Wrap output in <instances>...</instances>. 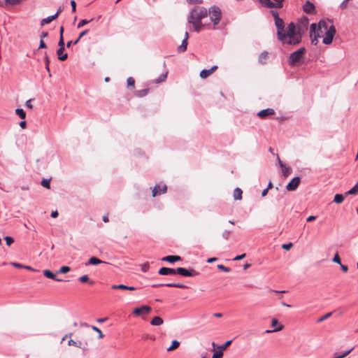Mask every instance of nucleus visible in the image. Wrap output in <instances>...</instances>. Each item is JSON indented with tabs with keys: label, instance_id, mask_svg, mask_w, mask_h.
Returning <instances> with one entry per match:
<instances>
[{
	"label": "nucleus",
	"instance_id": "nucleus-1",
	"mask_svg": "<svg viewBox=\"0 0 358 358\" xmlns=\"http://www.w3.org/2000/svg\"><path fill=\"white\" fill-rule=\"evenodd\" d=\"M275 19V24L277 28V36L278 39L283 43L296 45L301 41V34L299 28L291 22L287 28L285 27L283 20L279 17L278 13L273 12Z\"/></svg>",
	"mask_w": 358,
	"mask_h": 358
},
{
	"label": "nucleus",
	"instance_id": "nucleus-2",
	"mask_svg": "<svg viewBox=\"0 0 358 358\" xmlns=\"http://www.w3.org/2000/svg\"><path fill=\"white\" fill-rule=\"evenodd\" d=\"M336 28L333 25L332 22L329 20H320L317 24L313 23L310 26V36L311 42L314 45H317L318 38L324 35L323 38V43L325 45H330L336 34Z\"/></svg>",
	"mask_w": 358,
	"mask_h": 358
},
{
	"label": "nucleus",
	"instance_id": "nucleus-3",
	"mask_svg": "<svg viewBox=\"0 0 358 358\" xmlns=\"http://www.w3.org/2000/svg\"><path fill=\"white\" fill-rule=\"evenodd\" d=\"M207 15L208 11L205 8L196 7L190 12L188 20L201 22V20Z\"/></svg>",
	"mask_w": 358,
	"mask_h": 358
},
{
	"label": "nucleus",
	"instance_id": "nucleus-4",
	"mask_svg": "<svg viewBox=\"0 0 358 358\" xmlns=\"http://www.w3.org/2000/svg\"><path fill=\"white\" fill-rule=\"evenodd\" d=\"M209 15L214 25L213 29H215V26H216L220 22L221 19V10L217 6H212L209 9Z\"/></svg>",
	"mask_w": 358,
	"mask_h": 358
},
{
	"label": "nucleus",
	"instance_id": "nucleus-5",
	"mask_svg": "<svg viewBox=\"0 0 358 358\" xmlns=\"http://www.w3.org/2000/svg\"><path fill=\"white\" fill-rule=\"evenodd\" d=\"M305 53V48H301L296 51L292 52L289 56V64L292 66H294L299 62L303 54Z\"/></svg>",
	"mask_w": 358,
	"mask_h": 358
},
{
	"label": "nucleus",
	"instance_id": "nucleus-6",
	"mask_svg": "<svg viewBox=\"0 0 358 358\" xmlns=\"http://www.w3.org/2000/svg\"><path fill=\"white\" fill-rule=\"evenodd\" d=\"M176 274L184 277H195L199 275V273L193 268L187 269L183 267H178L176 270Z\"/></svg>",
	"mask_w": 358,
	"mask_h": 358
},
{
	"label": "nucleus",
	"instance_id": "nucleus-7",
	"mask_svg": "<svg viewBox=\"0 0 358 358\" xmlns=\"http://www.w3.org/2000/svg\"><path fill=\"white\" fill-rule=\"evenodd\" d=\"M167 189V186L164 184H157L152 189V196H156L162 193H165Z\"/></svg>",
	"mask_w": 358,
	"mask_h": 358
},
{
	"label": "nucleus",
	"instance_id": "nucleus-8",
	"mask_svg": "<svg viewBox=\"0 0 358 358\" xmlns=\"http://www.w3.org/2000/svg\"><path fill=\"white\" fill-rule=\"evenodd\" d=\"M278 163L281 168V171L282 173V176L285 178L289 176L291 173V168L289 166H286L283 162L280 159L279 157H278Z\"/></svg>",
	"mask_w": 358,
	"mask_h": 358
},
{
	"label": "nucleus",
	"instance_id": "nucleus-9",
	"mask_svg": "<svg viewBox=\"0 0 358 358\" xmlns=\"http://www.w3.org/2000/svg\"><path fill=\"white\" fill-rule=\"evenodd\" d=\"M151 310V308L149 306L143 305L141 307L136 308L133 310V313L136 315H140L143 313H148Z\"/></svg>",
	"mask_w": 358,
	"mask_h": 358
},
{
	"label": "nucleus",
	"instance_id": "nucleus-10",
	"mask_svg": "<svg viewBox=\"0 0 358 358\" xmlns=\"http://www.w3.org/2000/svg\"><path fill=\"white\" fill-rule=\"evenodd\" d=\"M162 286H166V287H177V288H187V287L183 284H180V283H173V282H170V283H166V284H154L152 285V287H162Z\"/></svg>",
	"mask_w": 358,
	"mask_h": 358
},
{
	"label": "nucleus",
	"instance_id": "nucleus-11",
	"mask_svg": "<svg viewBox=\"0 0 358 358\" xmlns=\"http://www.w3.org/2000/svg\"><path fill=\"white\" fill-rule=\"evenodd\" d=\"M176 269H175V268L162 267L159 270L158 273L161 275H176Z\"/></svg>",
	"mask_w": 358,
	"mask_h": 358
},
{
	"label": "nucleus",
	"instance_id": "nucleus-12",
	"mask_svg": "<svg viewBox=\"0 0 358 358\" xmlns=\"http://www.w3.org/2000/svg\"><path fill=\"white\" fill-rule=\"evenodd\" d=\"M217 69V66H213L210 69H203L200 72V77L205 79L210 76Z\"/></svg>",
	"mask_w": 358,
	"mask_h": 358
},
{
	"label": "nucleus",
	"instance_id": "nucleus-13",
	"mask_svg": "<svg viewBox=\"0 0 358 358\" xmlns=\"http://www.w3.org/2000/svg\"><path fill=\"white\" fill-rule=\"evenodd\" d=\"M315 7L313 3L310 1H306L303 6V10L305 13L308 14H311L314 13Z\"/></svg>",
	"mask_w": 358,
	"mask_h": 358
},
{
	"label": "nucleus",
	"instance_id": "nucleus-14",
	"mask_svg": "<svg viewBox=\"0 0 358 358\" xmlns=\"http://www.w3.org/2000/svg\"><path fill=\"white\" fill-rule=\"evenodd\" d=\"M43 275L48 278H50V279H52V280H54L55 281H57V282H62L63 280L62 279H60V278H57L56 275L55 273H53L50 270H44L43 271Z\"/></svg>",
	"mask_w": 358,
	"mask_h": 358
},
{
	"label": "nucleus",
	"instance_id": "nucleus-15",
	"mask_svg": "<svg viewBox=\"0 0 358 358\" xmlns=\"http://www.w3.org/2000/svg\"><path fill=\"white\" fill-rule=\"evenodd\" d=\"M301 180H290L287 185L286 189L288 191H294L299 185Z\"/></svg>",
	"mask_w": 358,
	"mask_h": 358
},
{
	"label": "nucleus",
	"instance_id": "nucleus-16",
	"mask_svg": "<svg viewBox=\"0 0 358 358\" xmlns=\"http://www.w3.org/2000/svg\"><path fill=\"white\" fill-rule=\"evenodd\" d=\"M273 114H274V110L271 108H267V109L260 110L257 113V115L261 118H264V117H266L268 115H271Z\"/></svg>",
	"mask_w": 358,
	"mask_h": 358
},
{
	"label": "nucleus",
	"instance_id": "nucleus-17",
	"mask_svg": "<svg viewBox=\"0 0 358 358\" xmlns=\"http://www.w3.org/2000/svg\"><path fill=\"white\" fill-rule=\"evenodd\" d=\"M162 261L168 262L169 263H174L177 261L181 260V257L178 255H169L163 257L162 259Z\"/></svg>",
	"mask_w": 358,
	"mask_h": 358
},
{
	"label": "nucleus",
	"instance_id": "nucleus-18",
	"mask_svg": "<svg viewBox=\"0 0 358 358\" xmlns=\"http://www.w3.org/2000/svg\"><path fill=\"white\" fill-rule=\"evenodd\" d=\"M99 264H106V262L98 259L96 257H92L90 258L89 261L85 263V266L88 265H98Z\"/></svg>",
	"mask_w": 358,
	"mask_h": 358
},
{
	"label": "nucleus",
	"instance_id": "nucleus-19",
	"mask_svg": "<svg viewBox=\"0 0 358 358\" xmlns=\"http://www.w3.org/2000/svg\"><path fill=\"white\" fill-rule=\"evenodd\" d=\"M112 289H126V290H130L133 291L135 290L136 288L133 286H127L123 284L120 285H113L112 286Z\"/></svg>",
	"mask_w": 358,
	"mask_h": 358
},
{
	"label": "nucleus",
	"instance_id": "nucleus-20",
	"mask_svg": "<svg viewBox=\"0 0 358 358\" xmlns=\"http://www.w3.org/2000/svg\"><path fill=\"white\" fill-rule=\"evenodd\" d=\"M87 31H88V30H84V31H83L79 34V36L78 37V38H76V41H74L73 42V41H69V42H67V43H66V47H67V48H70V47H71V45L72 44H73V45L77 44V43L79 42V41L80 40V38H81L82 37H83L85 35H86V34H87Z\"/></svg>",
	"mask_w": 358,
	"mask_h": 358
},
{
	"label": "nucleus",
	"instance_id": "nucleus-21",
	"mask_svg": "<svg viewBox=\"0 0 358 358\" xmlns=\"http://www.w3.org/2000/svg\"><path fill=\"white\" fill-rule=\"evenodd\" d=\"M268 57V53L266 51L262 52L258 57V61L260 64H264L266 63Z\"/></svg>",
	"mask_w": 358,
	"mask_h": 358
},
{
	"label": "nucleus",
	"instance_id": "nucleus-22",
	"mask_svg": "<svg viewBox=\"0 0 358 358\" xmlns=\"http://www.w3.org/2000/svg\"><path fill=\"white\" fill-rule=\"evenodd\" d=\"M164 322L162 318L159 316L154 317L150 321V324L152 326H159Z\"/></svg>",
	"mask_w": 358,
	"mask_h": 358
},
{
	"label": "nucleus",
	"instance_id": "nucleus-23",
	"mask_svg": "<svg viewBox=\"0 0 358 358\" xmlns=\"http://www.w3.org/2000/svg\"><path fill=\"white\" fill-rule=\"evenodd\" d=\"M243 192L241 188L236 187L234 190V199L235 200H241L242 199Z\"/></svg>",
	"mask_w": 358,
	"mask_h": 358
},
{
	"label": "nucleus",
	"instance_id": "nucleus-24",
	"mask_svg": "<svg viewBox=\"0 0 358 358\" xmlns=\"http://www.w3.org/2000/svg\"><path fill=\"white\" fill-rule=\"evenodd\" d=\"M57 18V15H53L51 16H48L44 19H43L41 22V25L43 26L44 24H48L55 20Z\"/></svg>",
	"mask_w": 358,
	"mask_h": 358
},
{
	"label": "nucleus",
	"instance_id": "nucleus-25",
	"mask_svg": "<svg viewBox=\"0 0 358 358\" xmlns=\"http://www.w3.org/2000/svg\"><path fill=\"white\" fill-rule=\"evenodd\" d=\"M283 1L284 0H273V1H271V3L270 5V8H282Z\"/></svg>",
	"mask_w": 358,
	"mask_h": 358
},
{
	"label": "nucleus",
	"instance_id": "nucleus-26",
	"mask_svg": "<svg viewBox=\"0 0 358 358\" xmlns=\"http://www.w3.org/2000/svg\"><path fill=\"white\" fill-rule=\"evenodd\" d=\"M180 342L177 340H173L171 342V345L167 348L168 352H171L172 350H174L177 349L180 346Z\"/></svg>",
	"mask_w": 358,
	"mask_h": 358
},
{
	"label": "nucleus",
	"instance_id": "nucleus-27",
	"mask_svg": "<svg viewBox=\"0 0 358 358\" xmlns=\"http://www.w3.org/2000/svg\"><path fill=\"white\" fill-rule=\"evenodd\" d=\"M188 22L193 24L194 30L197 32L201 30V29L203 26V24L201 23V22H198V21L188 20Z\"/></svg>",
	"mask_w": 358,
	"mask_h": 358
},
{
	"label": "nucleus",
	"instance_id": "nucleus-28",
	"mask_svg": "<svg viewBox=\"0 0 358 358\" xmlns=\"http://www.w3.org/2000/svg\"><path fill=\"white\" fill-rule=\"evenodd\" d=\"M57 54L58 55V59L60 61H64L68 57V55L67 54H66V53L64 54V51H60V48L57 50Z\"/></svg>",
	"mask_w": 358,
	"mask_h": 358
},
{
	"label": "nucleus",
	"instance_id": "nucleus-29",
	"mask_svg": "<svg viewBox=\"0 0 358 358\" xmlns=\"http://www.w3.org/2000/svg\"><path fill=\"white\" fill-rule=\"evenodd\" d=\"M344 200V195L341 194H336L334 196V202L336 203H341Z\"/></svg>",
	"mask_w": 358,
	"mask_h": 358
},
{
	"label": "nucleus",
	"instance_id": "nucleus-30",
	"mask_svg": "<svg viewBox=\"0 0 358 358\" xmlns=\"http://www.w3.org/2000/svg\"><path fill=\"white\" fill-rule=\"evenodd\" d=\"M78 280L81 282H88L89 284L91 285L94 284V281H92V280L90 281L89 280V277H88L87 275H84L80 277Z\"/></svg>",
	"mask_w": 358,
	"mask_h": 358
},
{
	"label": "nucleus",
	"instance_id": "nucleus-31",
	"mask_svg": "<svg viewBox=\"0 0 358 358\" xmlns=\"http://www.w3.org/2000/svg\"><path fill=\"white\" fill-rule=\"evenodd\" d=\"M15 113L22 120L26 118V113L22 108H17L15 110Z\"/></svg>",
	"mask_w": 358,
	"mask_h": 358
},
{
	"label": "nucleus",
	"instance_id": "nucleus-32",
	"mask_svg": "<svg viewBox=\"0 0 358 358\" xmlns=\"http://www.w3.org/2000/svg\"><path fill=\"white\" fill-rule=\"evenodd\" d=\"M187 40L183 39L182 44L178 47L179 52H184L187 50Z\"/></svg>",
	"mask_w": 358,
	"mask_h": 358
},
{
	"label": "nucleus",
	"instance_id": "nucleus-33",
	"mask_svg": "<svg viewBox=\"0 0 358 358\" xmlns=\"http://www.w3.org/2000/svg\"><path fill=\"white\" fill-rule=\"evenodd\" d=\"M231 342H232V341L229 340V341H226L224 344L219 345L217 347V348L220 349L219 351L222 352L223 350H224L227 347H229L231 345Z\"/></svg>",
	"mask_w": 358,
	"mask_h": 358
},
{
	"label": "nucleus",
	"instance_id": "nucleus-34",
	"mask_svg": "<svg viewBox=\"0 0 358 358\" xmlns=\"http://www.w3.org/2000/svg\"><path fill=\"white\" fill-rule=\"evenodd\" d=\"M71 270L69 266H62L59 270L57 271V273H66Z\"/></svg>",
	"mask_w": 358,
	"mask_h": 358
},
{
	"label": "nucleus",
	"instance_id": "nucleus-35",
	"mask_svg": "<svg viewBox=\"0 0 358 358\" xmlns=\"http://www.w3.org/2000/svg\"><path fill=\"white\" fill-rule=\"evenodd\" d=\"M331 315H332V313H331V312L327 313V314H325V315H322V317H320V318H318L317 322H322L324 321L325 320L329 318Z\"/></svg>",
	"mask_w": 358,
	"mask_h": 358
},
{
	"label": "nucleus",
	"instance_id": "nucleus-36",
	"mask_svg": "<svg viewBox=\"0 0 358 358\" xmlns=\"http://www.w3.org/2000/svg\"><path fill=\"white\" fill-rule=\"evenodd\" d=\"M91 328L92 330L95 331L96 334H99V338H102L103 337V334L102 331L100 330V329H99L96 326H91Z\"/></svg>",
	"mask_w": 358,
	"mask_h": 358
},
{
	"label": "nucleus",
	"instance_id": "nucleus-37",
	"mask_svg": "<svg viewBox=\"0 0 358 358\" xmlns=\"http://www.w3.org/2000/svg\"><path fill=\"white\" fill-rule=\"evenodd\" d=\"M283 328H284V326L280 324L277 328H275V329H274L273 330L267 329V330H266L265 332L266 334H271V333H273V332H277V331H281L282 329H283Z\"/></svg>",
	"mask_w": 358,
	"mask_h": 358
},
{
	"label": "nucleus",
	"instance_id": "nucleus-38",
	"mask_svg": "<svg viewBox=\"0 0 358 358\" xmlns=\"http://www.w3.org/2000/svg\"><path fill=\"white\" fill-rule=\"evenodd\" d=\"M58 45L60 48V51H64V37H63V36H60L59 41V43H58Z\"/></svg>",
	"mask_w": 358,
	"mask_h": 358
},
{
	"label": "nucleus",
	"instance_id": "nucleus-39",
	"mask_svg": "<svg viewBox=\"0 0 358 358\" xmlns=\"http://www.w3.org/2000/svg\"><path fill=\"white\" fill-rule=\"evenodd\" d=\"M166 76H167V73H165L162 74V75L158 78V79H157V80H155V83H162V82H164V81L166 80Z\"/></svg>",
	"mask_w": 358,
	"mask_h": 358
},
{
	"label": "nucleus",
	"instance_id": "nucleus-40",
	"mask_svg": "<svg viewBox=\"0 0 358 358\" xmlns=\"http://www.w3.org/2000/svg\"><path fill=\"white\" fill-rule=\"evenodd\" d=\"M68 344L69 345H73L78 348H81V342L77 343L72 339L69 341Z\"/></svg>",
	"mask_w": 358,
	"mask_h": 358
},
{
	"label": "nucleus",
	"instance_id": "nucleus-41",
	"mask_svg": "<svg viewBox=\"0 0 358 358\" xmlns=\"http://www.w3.org/2000/svg\"><path fill=\"white\" fill-rule=\"evenodd\" d=\"M92 20H82L79 22L78 24V28L83 27L85 24H88L90 22H91Z\"/></svg>",
	"mask_w": 358,
	"mask_h": 358
},
{
	"label": "nucleus",
	"instance_id": "nucleus-42",
	"mask_svg": "<svg viewBox=\"0 0 358 358\" xmlns=\"http://www.w3.org/2000/svg\"><path fill=\"white\" fill-rule=\"evenodd\" d=\"M259 2L265 7L270 8L271 3V0H259Z\"/></svg>",
	"mask_w": 358,
	"mask_h": 358
},
{
	"label": "nucleus",
	"instance_id": "nucleus-43",
	"mask_svg": "<svg viewBox=\"0 0 358 358\" xmlns=\"http://www.w3.org/2000/svg\"><path fill=\"white\" fill-rule=\"evenodd\" d=\"M51 180H41V184L43 187L49 189L50 187Z\"/></svg>",
	"mask_w": 358,
	"mask_h": 358
},
{
	"label": "nucleus",
	"instance_id": "nucleus-44",
	"mask_svg": "<svg viewBox=\"0 0 358 358\" xmlns=\"http://www.w3.org/2000/svg\"><path fill=\"white\" fill-rule=\"evenodd\" d=\"M217 267L218 269L223 271L224 272H229L231 271L230 268L226 267L222 264H218Z\"/></svg>",
	"mask_w": 358,
	"mask_h": 358
},
{
	"label": "nucleus",
	"instance_id": "nucleus-45",
	"mask_svg": "<svg viewBox=\"0 0 358 358\" xmlns=\"http://www.w3.org/2000/svg\"><path fill=\"white\" fill-rule=\"evenodd\" d=\"M4 240L6 241V245L8 246H10L14 241L13 238L10 236H6Z\"/></svg>",
	"mask_w": 358,
	"mask_h": 358
},
{
	"label": "nucleus",
	"instance_id": "nucleus-46",
	"mask_svg": "<svg viewBox=\"0 0 358 358\" xmlns=\"http://www.w3.org/2000/svg\"><path fill=\"white\" fill-rule=\"evenodd\" d=\"M231 231H228V230H224L223 232H222V237L225 239V240H228L229 238V236L231 234Z\"/></svg>",
	"mask_w": 358,
	"mask_h": 358
},
{
	"label": "nucleus",
	"instance_id": "nucleus-47",
	"mask_svg": "<svg viewBox=\"0 0 358 358\" xmlns=\"http://www.w3.org/2000/svg\"><path fill=\"white\" fill-rule=\"evenodd\" d=\"M332 261H333L334 262L336 263V264H341V260L340 256L338 255V253H336V254L334 255V258H333Z\"/></svg>",
	"mask_w": 358,
	"mask_h": 358
},
{
	"label": "nucleus",
	"instance_id": "nucleus-48",
	"mask_svg": "<svg viewBox=\"0 0 358 358\" xmlns=\"http://www.w3.org/2000/svg\"><path fill=\"white\" fill-rule=\"evenodd\" d=\"M292 246H293V244L292 243H289L283 244L282 245V248L285 250H289L292 248Z\"/></svg>",
	"mask_w": 358,
	"mask_h": 358
},
{
	"label": "nucleus",
	"instance_id": "nucleus-49",
	"mask_svg": "<svg viewBox=\"0 0 358 358\" xmlns=\"http://www.w3.org/2000/svg\"><path fill=\"white\" fill-rule=\"evenodd\" d=\"M223 356V352L222 351H217L213 355L212 358H222Z\"/></svg>",
	"mask_w": 358,
	"mask_h": 358
},
{
	"label": "nucleus",
	"instance_id": "nucleus-50",
	"mask_svg": "<svg viewBox=\"0 0 358 358\" xmlns=\"http://www.w3.org/2000/svg\"><path fill=\"white\" fill-rule=\"evenodd\" d=\"M148 92V90H143L138 91L136 94H137V96L142 97V96L146 95Z\"/></svg>",
	"mask_w": 358,
	"mask_h": 358
},
{
	"label": "nucleus",
	"instance_id": "nucleus-51",
	"mask_svg": "<svg viewBox=\"0 0 358 358\" xmlns=\"http://www.w3.org/2000/svg\"><path fill=\"white\" fill-rule=\"evenodd\" d=\"M127 85L129 86H131V87H134V84H135V81H134V79L132 78V77H129L127 78Z\"/></svg>",
	"mask_w": 358,
	"mask_h": 358
},
{
	"label": "nucleus",
	"instance_id": "nucleus-52",
	"mask_svg": "<svg viewBox=\"0 0 358 358\" xmlns=\"http://www.w3.org/2000/svg\"><path fill=\"white\" fill-rule=\"evenodd\" d=\"M245 257V253H243V254H242V255H237L236 257H235L233 259V260H234V261H239V260H241V259H243Z\"/></svg>",
	"mask_w": 358,
	"mask_h": 358
},
{
	"label": "nucleus",
	"instance_id": "nucleus-53",
	"mask_svg": "<svg viewBox=\"0 0 358 358\" xmlns=\"http://www.w3.org/2000/svg\"><path fill=\"white\" fill-rule=\"evenodd\" d=\"M25 106L29 108V109H32L33 106L31 104V99H29L26 101Z\"/></svg>",
	"mask_w": 358,
	"mask_h": 358
},
{
	"label": "nucleus",
	"instance_id": "nucleus-54",
	"mask_svg": "<svg viewBox=\"0 0 358 358\" xmlns=\"http://www.w3.org/2000/svg\"><path fill=\"white\" fill-rule=\"evenodd\" d=\"M12 265L16 268H22L24 265L20 264V263H15V262H13L12 263Z\"/></svg>",
	"mask_w": 358,
	"mask_h": 358
},
{
	"label": "nucleus",
	"instance_id": "nucleus-55",
	"mask_svg": "<svg viewBox=\"0 0 358 358\" xmlns=\"http://www.w3.org/2000/svg\"><path fill=\"white\" fill-rule=\"evenodd\" d=\"M71 7H72V11L75 12L76 11V4L75 1H73V0L71 1Z\"/></svg>",
	"mask_w": 358,
	"mask_h": 358
},
{
	"label": "nucleus",
	"instance_id": "nucleus-56",
	"mask_svg": "<svg viewBox=\"0 0 358 358\" xmlns=\"http://www.w3.org/2000/svg\"><path fill=\"white\" fill-rule=\"evenodd\" d=\"M189 3H200L202 2V0H187Z\"/></svg>",
	"mask_w": 358,
	"mask_h": 358
},
{
	"label": "nucleus",
	"instance_id": "nucleus-57",
	"mask_svg": "<svg viewBox=\"0 0 358 358\" xmlns=\"http://www.w3.org/2000/svg\"><path fill=\"white\" fill-rule=\"evenodd\" d=\"M341 265V268L343 271L344 272H347L348 271V267L345 265H343L342 264H340Z\"/></svg>",
	"mask_w": 358,
	"mask_h": 358
},
{
	"label": "nucleus",
	"instance_id": "nucleus-58",
	"mask_svg": "<svg viewBox=\"0 0 358 358\" xmlns=\"http://www.w3.org/2000/svg\"><path fill=\"white\" fill-rule=\"evenodd\" d=\"M278 324V320L277 319L274 318L272 320V322H271L272 327H275Z\"/></svg>",
	"mask_w": 358,
	"mask_h": 358
},
{
	"label": "nucleus",
	"instance_id": "nucleus-59",
	"mask_svg": "<svg viewBox=\"0 0 358 358\" xmlns=\"http://www.w3.org/2000/svg\"><path fill=\"white\" fill-rule=\"evenodd\" d=\"M315 219H316V216L310 215V216H309V217L306 219V221H307V222H312V221L315 220Z\"/></svg>",
	"mask_w": 358,
	"mask_h": 358
},
{
	"label": "nucleus",
	"instance_id": "nucleus-60",
	"mask_svg": "<svg viewBox=\"0 0 358 358\" xmlns=\"http://www.w3.org/2000/svg\"><path fill=\"white\" fill-rule=\"evenodd\" d=\"M58 216V212L57 210L52 211L51 213V217L53 218H56Z\"/></svg>",
	"mask_w": 358,
	"mask_h": 358
},
{
	"label": "nucleus",
	"instance_id": "nucleus-61",
	"mask_svg": "<svg viewBox=\"0 0 358 358\" xmlns=\"http://www.w3.org/2000/svg\"><path fill=\"white\" fill-rule=\"evenodd\" d=\"M26 122L24 120L20 122L19 125L21 128L24 129L26 127Z\"/></svg>",
	"mask_w": 358,
	"mask_h": 358
},
{
	"label": "nucleus",
	"instance_id": "nucleus-62",
	"mask_svg": "<svg viewBox=\"0 0 358 358\" xmlns=\"http://www.w3.org/2000/svg\"><path fill=\"white\" fill-rule=\"evenodd\" d=\"M49 59L48 57H45V68L47 71H49Z\"/></svg>",
	"mask_w": 358,
	"mask_h": 358
},
{
	"label": "nucleus",
	"instance_id": "nucleus-63",
	"mask_svg": "<svg viewBox=\"0 0 358 358\" xmlns=\"http://www.w3.org/2000/svg\"><path fill=\"white\" fill-rule=\"evenodd\" d=\"M217 260V258L216 257H211V258H208V260H207V262L208 263H212V262H214Z\"/></svg>",
	"mask_w": 358,
	"mask_h": 358
},
{
	"label": "nucleus",
	"instance_id": "nucleus-64",
	"mask_svg": "<svg viewBox=\"0 0 358 358\" xmlns=\"http://www.w3.org/2000/svg\"><path fill=\"white\" fill-rule=\"evenodd\" d=\"M103 221L104 222H109L108 216L107 215L103 216Z\"/></svg>",
	"mask_w": 358,
	"mask_h": 358
}]
</instances>
